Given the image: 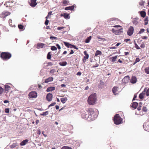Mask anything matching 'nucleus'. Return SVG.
Instances as JSON below:
<instances>
[{
	"label": "nucleus",
	"instance_id": "obj_1",
	"mask_svg": "<svg viewBox=\"0 0 149 149\" xmlns=\"http://www.w3.org/2000/svg\"><path fill=\"white\" fill-rule=\"evenodd\" d=\"M96 95L95 93L91 94L88 97V102L90 105L94 104L96 101Z\"/></svg>",
	"mask_w": 149,
	"mask_h": 149
},
{
	"label": "nucleus",
	"instance_id": "obj_2",
	"mask_svg": "<svg viewBox=\"0 0 149 149\" xmlns=\"http://www.w3.org/2000/svg\"><path fill=\"white\" fill-rule=\"evenodd\" d=\"M88 118H90L89 120H94L96 118V115L95 114L93 109L92 108H89L88 111Z\"/></svg>",
	"mask_w": 149,
	"mask_h": 149
},
{
	"label": "nucleus",
	"instance_id": "obj_3",
	"mask_svg": "<svg viewBox=\"0 0 149 149\" xmlns=\"http://www.w3.org/2000/svg\"><path fill=\"white\" fill-rule=\"evenodd\" d=\"M11 54L8 52H2L0 55L1 57L4 60L9 59L11 58Z\"/></svg>",
	"mask_w": 149,
	"mask_h": 149
},
{
	"label": "nucleus",
	"instance_id": "obj_4",
	"mask_svg": "<svg viewBox=\"0 0 149 149\" xmlns=\"http://www.w3.org/2000/svg\"><path fill=\"white\" fill-rule=\"evenodd\" d=\"M122 119L118 114H116L114 116L113 121L115 124L119 125L121 124L122 122Z\"/></svg>",
	"mask_w": 149,
	"mask_h": 149
},
{
	"label": "nucleus",
	"instance_id": "obj_5",
	"mask_svg": "<svg viewBox=\"0 0 149 149\" xmlns=\"http://www.w3.org/2000/svg\"><path fill=\"white\" fill-rule=\"evenodd\" d=\"M28 96L30 99L36 98L37 96V93L35 91H32L29 93Z\"/></svg>",
	"mask_w": 149,
	"mask_h": 149
},
{
	"label": "nucleus",
	"instance_id": "obj_6",
	"mask_svg": "<svg viewBox=\"0 0 149 149\" xmlns=\"http://www.w3.org/2000/svg\"><path fill=\"white\" fill-rule=\"evenodd\" d=\"M123 29L121 28L120 29L117 30H115V29L113 28L111 30L112 32L116 35H120L123 33V31L122 30Z\"/></svg>",
	"mask_w": 149,
	"mask_h": 149
},
{
	"label": "nucleus",
	"instance_id": "obj_7",
	"mask_svg": "<svg viewBox=\"0 0 149 149\" xmlns=\"http://www.w3.org/2000/svg\"><path fill=\"white\" fill-rule=\"evenodd\" d=\"M134 30V28L132 26H130L127 31V35L129 36H132Z\"/></svg>",
	"mask_w": 149,
	"mask_h": 149
},
{
	"label": "nucleus",
	"instance_id": "obj_8",
	"mask_svg": "<svg viewBox=\"0 0 149 149\" xmlns=\"http://www.w3.org/2000/svg\"><path fill=\"white\" fill-rule=\"evenodd\" d=\"M53 97L52 94L51 93H48L46 95V100L49 102L52 100Z\"/></svg>",
	"mask_w": 149,
	"mask_h": 149
},
{
	"label": "nucleus",
	"instance_id": "obj_9",
	"mask_svg": "<svg viewBox=\"0 0 149 149\" xmlns=\"http://www.w3.org/2000/svg\"><path fill=\"white\" fill-rule=\"evenodd\" d=\"M37 0H30V1H29L30 5L32 7H35L37 4L36 2Z\"/></svg>",
	"mask_w": 149,
	"mask_h": 149
},
{
	"label": "nucleus",
	"instance_id": "obj_10",
	"mask_svg": "<svg viewBox=\"0 0 149 149\" xmlns=\"http://www.w3.org/2000/svg\"><path fill=\"white\" fill-rule=\"evenodd\" d=\"M60 16L61 17H63L66 19H68L70 18L69 14L66 13L61 14Z\"/></svg>",
	"mask_w": 149,
	"mask_h": 149
},
{
	"label": "nucleus",
	"instance_id": "obj_11",
	"mask_svg": "<svg viewBox=\"0 0 149 149\" xmlns=\"http://www.w3.org/2000/svg\"><path fill=\"white\" fill-rule=\"evenodd\" d=\"M136 77L135 76H132L130 80V82L132 84H134L136 82Z\"/></svg>",
	"mask_w": 149,
	"mask_h": 149
},
{
	"label": "nucleus",
	"instance_id": "obj_12",
	"mask_svg": "<svg viewBox=\"0 0 149 149\" xmlns=\"http://www.w3.org/2000/svg\"><path fill=\"white\" fill-rule=\"evenodd\" d=\"M146 91V89L145 88L144 89V91L142 93H141L139 96V97L141 99H143L144 98V96L145 95V91Z\"/></svg>",
	"mask_w": 149,
	"mask_h": 149
},
{
	"label": "nucleus",
	"instance_id": "obj_13",
	"mask_svg": "<svg viewBox=\"0 0 149 149\" xmlns=\"http://www.w3.org/2000/svg\"><path fill=\"white\" fill-rule=\"evenodd\" d=\"M130 80V77L129 76H127L125 77L123 79L122 81L125 83H127Z\"/></svg>",
	"mask_w": 149,
	"mask_h": 149
},
{
	"label": "nucleus",
	"instance_id": "obj_14",
	"mask_svg": "<svg viewBox=\"0 0 149 149\" xmlns=\"http://www.w3.org/2000/svg\"><path fill=\"white\" fill-rule=\"evenodd\" d=\"M45 45V44L43 43H38L37 44L36 48L38 49H39L40 48H42L44 47Z\"/></svg>",
	"mask_w": 149,
	"mask_h": 149
},
{
	"label": "nucleus",
	"instance_id": "obj_15",
	"mask_svg": "<svg viewBox=\"0 0 149 149\" xmlns=\"http://www.w3.org/2000/svg\"><path fill=\"white\" fill-rule=\"evenodd\" d=\"M118 87L116 86H114L113 88L112 91L114 95H116L117 94L116 92L118 91Z\"/></svg>",
	"mask_w": 149,
	"mask_h": 149
},
{
	"label": "nucleus",
	"instance_id": "obj_16",
	"mask_svg": "<svg viewBox=\"0 0 149 149\" xmlns=\"http://www.w3.org/2000/svg\"><path fill=\"white\" fill-rule=\"evenodd\" d=\"M55 89V87L54 86H51L50 87H48L46 90V91L47 92H50L52 91Z\"/></svg>",
	"mask_w": 149,
	"mask_h": 149
},
{
	"label": "nucleus",
	"instance_id": "obj_17",
	"mask_svg": "<svg viewBox=\"0 0 149 149\" xmlns=\"http://www.w3.org/2000/svg\"><path fill=\"white\" fill-rule=\"evenodd\" d=\"M53 80V77H50L45 80V82L47 83L49 82L52 81Z\"/></svg>",
	"mask_w": 149,
	"mask_h": 149
},
{
	"label": "nucleus",
	"instance_id": "obj_18",
	"mask_svg": "<svg viewBox=\"0 0 149 149\" xmlns=\"http://www.w3.org/2000/svg\"><path fill=\"white\" fill-rule=\"evenodd\" d=\"M74 6L73 5L71 6L66 7L65 8V10H73L74 9Z\"/></svg>",
	"mask_w": 149,
	"mask_h": 149
},
{
	"label": "nucleus",
	"instance_id": "obj_19",
	"mask_svg": "<svg viewBox=\"0 0 149 149\" xmlns=\"http://www.w3.org/2000/svg\"><path fill=\"white\" fill-rule=\"evenodd\" d=\"M28 139H26L24 140L20 143V145L21 146H24L26 145L28 142Z\"/></svg>",
	"mask_w": 149,
	"mask_h": 149
},
{
	"label": "nucleus",
	"instance_id": "obj_20",
	"mask_svg": "<svg viewBox=\"0 0 149 149\" xmlns=\"http://www.w3.org/2000/svg\"><path fill=\"white\" fill-rule=\"evenodd\" d=\"M10 88V86L8 85H6L5 86V91L6 93H7L9 91V90Z\"/></svg>",
	"mask_w": 149,
	"mask_h": 149
},
{
	"label": "nucleus",
	"instance_id": "obj_21",
	"mask_svg": "<svg viewBox=\"0 0 149 149\" xmlns=\"http://www.w3.org/2000/svg\"><path fill=\"white\" fill-rule=\"evenodd\" d=\"M102 54V52L101 51L97 50L96 51L95 53V56H97L98 55H101Z\"/></svg>",
	"mask_w": 149,
	"mask_h": 149
},
{
	"label": "nucleus",
	"instance_id": "obj_22",
	"mask_svg": "<svg viewBox=\"0 0 149 149\" xmlns=\"http://www.w3.org/2000/svg\"><path fill=\"white\" fill-rule=\"evenodd\" d=\"M138 105V103L136 102H134L132 103V107L134 109H136Z\"/></svg>",
	"mask_w": 149,
	"mask_h": 149
},
{
	"label": "nucleus",
	"instance_id": "obj_23",
	"mask_svg": "<svg viewBox=\"0 0 149 149\" xmlns=\"http://www.w3.org/2000/svg\"><path fill=\"white\" fill-rule=\"evenodd\" d=\"M67 100V98L66 97H65L62 98L61 99V101L63 103H65L66 101Z\"/></svg>",
	"mask_w": 149,
	"mask_h": 149
},
{
	"label": "nucleus",
	"instance_id": "obj_24",
	"mask_svg": "<svg viewBox=\"0 0 149 149\" xmlns=\"http://www.w3.org/2000/svg\"><path fill=\"white\" fill-rule=\"evenodd\" d=\"M117 56H116L114 57H111L110 59H111V62L114 63L116 61V59L117 58Z\"/></svg>",
	"mask_w": 149,
	"mask_h": 149
},
{
	"label": "nucleus",
	"instance_id": "obj_25",
	"mask_svg": "<svg viewBox=\"0 0 149 149\" xmlns=\"http://www.w3.org/2000/svg\"><path fill=\"white\" fill-rule=\"evenodd\" d=\"M146 13L144 11H141L140 12V15L141 16L143 17H144L146 15Z\"/></svg>",
	"mask_w": 149,
	"mask_h": 149
},
{
	"label": "nucleus",
	"instance_id": "obj_26",
	"mask_svg": "<svg viewBox=\"0 0 149 149\" xmlns=\"http://www.w3.org/2000/svg\"><path fill=\"white\" fill-rule=\"evenodd\" d=\"M52 52H49L48 53L47 56V58L48 59H50L51 58V56H52V54H51Z\"/></svg>",
	"mask_w": 149,
	"mask_h": 149
},
{
	"label": "nucleus",
	"instance_id": "obj_27",
	"mask_svg": "<svg viewBox=\"0 0 149 149\" xmlns=\"http://www.w3.org/2000/svg\"><path fill=\"white\" fill-rule=\"evenodd\" d=\"M56 72V70L55 69H52L50 72V74H51L52 75H54V72Z\"/></svg>",
	"mask_w": 149,
	"mask_h": 149
},
{
	"label": "nucleus",
	"instance_id": "obj_28",
	"mask_svg": "<svg viewBox=\"0 0 149 149\" xmlns=\"http://www.w3.org/2000/svg\"><path fill=\"white\" fill-rule=\"evenodd\" d=\"M59 64L61 66H65L67 65V62L66 61H63L60 63Z\"/></svg>",
	"mask_w": 149,
	"mask_h": 149
},
{
	"label": "nucleus",
	"instance_id": "obj_29",
	"mask_svg": "<svg viewBox=\"0 0 149 149\" xmlns=\"http://www.w3.org/2000/svg\"><path fill=\"white\" fill-rule=\"evenodd\" d=\"M145 73L148 74H149V66L147 67L144 69Z\"/></svg>",
	"mask_w": 149,
	"mask_h": 149
},
{
	"label": "nucleus",
	"instance_id": "obj_30",
	"mask_svg": "<svg viewBox=\"0 0 149 149\" xmlns=\"http://www.w3.org/2000/svg\"><path fill=\"white\" fill-rule=\"evenodd\" d=\"M84 55H85V56H84V58H85L86 59H88L89 57V55L87 54L86 51H85L84 52Z\"/></svg>",
	"mask_w": 149,
	"mask_h": 149
},
{
	"label": "nucleus",
	"instance_id": "obj_31",
	"mask_svg": "<svg viewBox=\"0 0 149 149\" xmlns=\"http://www.w3.org/2000/svg\"><path fill=\"white\" fill-rule=\"evenodd\" d=\"M91 36H90L88 38L85 40V42L86 43H88L89 42L90 40H91Z\"/></svg>",
	"mask_w": 149,
	"mask_h": 149
},
{
	"label": "nucleus",
	"instance_id": "obj_32",
	"mask_svg": "<svg viewBox=\"0 0 149 149\" xmlns=\"http://www.w3.org/2000/svg\"><path fill=\"white\" fill-rule=\"evenodd\" d=\"M63 43H64L65 45L68 48L69 47H70V46L71 45V44H70L69 43L67 42H64Z\"/></svg>",
	"mask_w": 149,
	"mask_h": 149
},
{
	"label": "nucleus",
	"instance_id": "obj_33",
	"mask_svg": "<svg viewBox=\"0 0 149 149\" xmlns=\"http://www.w3.org/2000/svg\"><path fill=\"white\" fill-rule=\"evenodd\" d=\"M142 110L143 112L144 113H146L148 109H147V107H146L143 106V107Z\"/></svg>",
	"mask_w": 149,
	"mask_h": 149
},
{
	"label": "nucleus",
	"instance_id": "obj_34",
	"mask_svg": "<svg viewBox=\"0 0 149 149\" xmlns=\"http://www.w3.org/2000/svg\"><path fill=\"white\" fill-rule=\"evenodd\" d=\"M69 2V1H68L65 0L63 1V3L64 5L66 6L68 4V3Z\"/></svg>",
	"mask_w": 149,
	"mask_h": 149
},
{
	"label": "nucleus",
	"instance_id": "obj_35",
	"mask_svg": "<svg viewBox=\"0 0 149 149\" xmlns=\"http://www.w3.org/2000/svg\"><path fill=\"white\" fill-rule=\"evenodd\" d=\"M17 146V143H13L10 145V148H14L16 147Z\"/></svg>",
	"mask_w": 149,
	"mask_h": 149
},
{
	"label": "nucleus",
	"instance_id": "obj_36",
	"mask_svg": "<svg viewBox=\"0 0 149 149\" xmlns=\"http://www.w3.org/2000/svg\"><path fill=\"white\" fill-rule=\"evenodd\" d=\"M145 3V1L143 0H141L139 2V4L141 6H143L144 4Z\"/></svg>",
	"mask_w": 149,
	"mask_h": 149
},
{
	"label": "nucleus",
	"instance_id": "obj_37",
	"mask_svg": "<svg viewBox=\"0 0 149 149\" xmlns=\"http://www.w3.org/2000/svg\"><path fill=\"white\" fill-rule=\"evenodd\" d=\"M42 116H46L48 114V111H46L45 112H43L42 114H40Z\"/></svg>",
	"mask_w": 149,
	"mask_h": 149
},
{
	"label": "nucleus",
	"instance_id": "obj_38",
	"mask_svg": "<svg viewBox=\"0 0 149 149\" xmlns=\"http://www.w3.org/2000/svg\"><path fill=\"white\" fill-rule=\"evenodd\" d=\"M145 22L144 23V24L145 25H147L148 24V17H146L144 21Z\"/></svg>",
	"mask_w": 149,
	"mask_h": 149
},
{
	"label": "nucleus",
	"instance_id": "obj_39",
	"mask_svg": "<svg viewBox=\"0 0 149 149\" xmlns=\"http://www.w3.org/2000/svg\"><path fill=\"white\" fill-rule=\"evenodd\" d=\"M51 49L52 51H54L57 50V48L55 46H53L51 47Z\"/></svg>",
	"mask_w": 149,
	"mask_h": 149
},
{
	"label": "nucleus",
	"instance_id": "obj_40",
	"mask_svg": "<svg viewBox=\"0 0 149 149\" xmlns=\"http://www.w3.org/2000/svg\"><path fill=\"white\" fill-rule=\"evenodd\" d=\"M9 24L10 25V26L11 27H13V25L12 24V19H10L9 20Z\"/></svg>",
	"mask_w": 149,
	"mask_h": 149
},
{
	"label": "nucleus",
	"instance_id": "obj_41",
	"mask_svg": "<svg viewBox=\"0 0 149 149\" xmlns=\"http://www.w3.org/2000/svg\"><path fill=\"white\" fill-rule=\"evenodd\" d=\"M0 17L1 18H4L6 17L5 15L3 12L2 13L0 14Z\"/></svg>",
	"mask_w": 149,
	"mask_h": 149
},
{
	"label": "nucleus",
	"instance_id": "obj_42",
	"mask_svg": "<svg viewBox=\"0 0 149 149\" xmlns=\"http://www.w3.org/2000/svg\"><path fill=\"white\" fill-rule=\"evenodd\" d=\"M61 149H72L70 147L64 146L62 147Z\"/></svg>",
	"mask_w": 149,
	"mask_h": 149
},
{
	"label": "nucleus",
	"instance_id": "obj_43",
	"mask_svg": "<svg viewBox=\"0 0 149 149\" xmlns=\"http://www.w3.org/2000/svg\"><path fill=\"white\" fill-rule=\"evenodd\" d=\"M5 14V15L6 17H7V16L10 15V13L8 12H3Z\"/></svg>",
	"mask_w": 149,
	"mask_h": 149
},
{
	"label": "nucleus",
	"instance_id": "obj_44",
	"mask_svg": "<svg viewBox=\"0 0 149 149\" xmlns=\"http://www.w3.org/2000/svg\"><path fill=\"white\" fill-rule=\"evenodd\" d=\"M132 23L133 24L136 25L138 23V21L136 20L135 19H134V20L132 21Z\"/></svg>",
	"mask_w": 149,
	"mask_h": 149
},
{
	"label": "nucleus",
	"instance_id": "obj_45",
	"mask_svg": "<svg viewBox=\"0 0 149 149\" xmlns=\"http://www.w3.org/2000/svg\"><path fill=\"white\" fill-rule=\"evenodd\" d=\"M58 38L54 36H51L50 37V39L52 40H57Z\"/></svg>",
	"mask_w": 149,
	"mask_h": 149
},
{
	"label": "nucleus",
	"instance_id": "obj_46",
	"mask_svg": "<svg viewBox=\"0 0 149 149\" xmlns=\"http://www.w3.org/2000/svg\"><path fill=\"white\" fill-rule=\"evenodd\" d=\"M146 91H145V92H146L145 93L146 95L147 96H148L149 95V88L146 90Z\"/></svg>",
	"mask_w": 149,
	"mask_h": 149
},
{
	"label": "nucleus",
	"instance_id": "obj_47",
	"mask_svg": "<svg viewBox=\"0 0 149 149\" xmlns=\"http://www.w3.org/2000/svg\"><path fill=\"white\" fill-rule=\"evenodd\" d=\"M97 38L98 39H100V40H102L103 41L106 40V39L105 38H101L100 37V36H97Z\"/></svg>",
	"mask_w": 149,
	"mask_h": 149
},
{
	"label": "nucleus",
	"instance_id": "obj_48",
	"mask_svg": "<svg viewBox=\"0 0 149 149\" xmlns=\"http://www.w3.org/2000/svg\"><path fill=\"white\" fill-rule=\"evenodd\" d=\"M18 26L19 28L20 29H23L24 28V26L21 24L19 25Z\"/></svg>",
	"mask_w": 149,
	"mask_h": 149
},
{
	"label": "nucleus",
	"instance_id": "obj_49",
	"mask_svg": "<svg viewBox=\"0 0 149 149\" xmlns=\"http://www.w3.org/2000/svg\"><path fill=\"white\" fill-rule=\"evenodd\" d=\"M88 116L89 115H88V114H85L84 117L86 119H88V120H89L90 119V118H88Z\"/></svg>",
	"mask_w": 149,
	"mask_h": 149
},
{
	"label": "nucleus",
	"instance_id": "obj_50",
	"mask_svg": "<svg viewBox=\"0 0 149 149\" xmlns=\"http://www.w3.org/2000/svg\"><path fill=\"white\" fill-rule=\"evenodd\" d=\"M5 112L6 113H9V108H6L5 109Z\"/></svg>",
	"mask_w": 149,
	"mask_h": 149
},
{
	"label": "nucleus",
	"instance_id": "obj_51",
	"mask_svg": "<svg viewBox=\"0 0 149 149\" xmlns=\"http://www.w3.org/2000/svg\"><path fill=\"white\" fill-rule=\"evenodd\" d=\"M135 48L137 49H140V47L138 46L137 44L136 43H135Z\"/></svg>",
	"mask_w": 149,
	"mask_h": 149
},
{
	"label": "nucleus",
	"instance_id": "obj_52",
	"mask_svg": "<svg viewBox=\"0 0 149 149\" xmlns=\"http://www.w3.org/2000/svg\"><path fill=\"white\" fill-rule=\"evenodd\" d=\"M3 91L4 89L0 86V94H1Z\"/></svg>",
	"mask_w": 149,
	"mask_h": 149
},
{
	"label": "nucleus",
	"instance_id": "obj_53",
	"mask_svg": "<svg viewBox=\"0 0 149 149\" xmlns=\"http://www.w3.org/2000/svg\"><path fill=\"white\" fill-rule=\"evenodd\" d=\"M140 47L142 48H144L145 47V44L144 43H143V42H142L141 45V46Z\"/></svg>",
	"mask_w": 149,
	"mask_h": 149
},
{
	"label": "nucleus",
	"instance_id": "obj_54",
	"mask_svg": "<svg viewBox=\"0 0 149 149\" xmlns=\"http://www.w3.org/2000/svg\"><path fill=\"white\" fill-rule=\"evenodd\" d=\"M145 30L143 29H141V30H140V31H139V34H141L142 33H143V32H144V31Z\"/></svg>",
	"mask_w": 149,
	"mask_h": 149
},
{
	"label": "nucleus",
	"instance_id": "obj_55",
	"mask_svg": "<svg viewBox=\"0 0 149 149\" xmlns=\"http://www.w3.org/2000/svg\"><path fill=\"white\" fill-rule=\"evenodd\" d=\"M49 22V21L47 19H46L45 22V24L46 25H47Z\"/></svg>",
	"mask_w": 149,
	"mask_h": 149
},
{
	"label": "nucleus",
	"instance_id": "obj_56",
	"mask_svg": "<svg viewBox=\"0 0 149 149\" xmlns=\"http://www.w3.org/2000/svg\"><path fill=\"white\" fill-rule=\"evenodd\" d=\"M140 61V59L138 58H136L135 61V63L139 62Z\"/></svg>",
	"mask_w": 149,
	"mask_h": 149
},
{
	"label": "nucleus",
	"instance_id": "obj_57",
	"mask_svg": "<svg viewBox=\"0 0 149 149\" xmlns=\"http://www.w3.org/2000/svg\"><path fill=\"white\" fill-rule=\"evenodd\" d=\"M37 134L39 135L40 134L41 132L40 130L39 129L37 130Z\"/></svg>",
	"mask_w": 149,
	"mask_h": 149
},
{
	"label": "nucleus",
	"instance_id": "obj_58",
	"mask_svg": "<svg viewBox=\"0 0 149 149\" xmlns=\"http://www.w3.org/2000/svg\"><path fill=\"white\" fill-rule=\"evenodd\" d=\"M65 28V27H63V26H62V27H58L57 28V29L58 30H61V29H64V28Z\"/></svg>",
	"mask_w": 149,
	"mask_h": 149
},
{
	"label": "nucleus",
	"instance_id": "obj_59",
	"mask_svg": "<svg viewBox=\"0 0 149 149\" xmlns=\"http://www.w3.org/2000/svg\"><path fill=\"white\" fill-rule=\"evenodd\" d=\"M9 3L10 2H6L5 3V5H6V7H8L9 6V5H10Z\"/></svg>",
	"mask_w": 149,
	"mask_h": 149
},
{
	"label": "nucleus",
	"instance_id": "obj_60",
	"mask_svg": "<svg viewBox=\"0 0 149 149\" xmlns=\"http://www.w3.org/2000/svg\"><path fill=\"white\" fill-rule=\"evenodd\" d=\"M47 64L49 66H52L53 65L52 63L51 62H48L47 63Z\"/></svg>",
	"mask_w": 149,
	"mask_h": 149
},
{
	"label": "nucleus",
	"instance_id": "obj_61",
	"mask_svg": "<svg viewBox=\"0 0 149 149\" xmlns=\"http://www.w3.org/2000/svg\"><path fill=\"white\" fill-rule=\"evenodd\" d=\"M56 104V103L55 102L52 103L49 105V107L54 106Z\"/></svg>",
	"mask_w": 149,
	"mask_h": 149
},
{
	"label": "nucleus",
	"instance_id": "obj_62",
	"mask_svg": "<svg viewBox=\"0 0 149 149\" xmlns=\"http://www.w3.org/2000/svg\"><path fill=\"white\" fill-rule=\"evenodd\" d=\"M99 64H96L94 66L92 67V68H96V67H97L98 66H99Z\"/></svg>",
	"mask_w": 149,
	"mask_h": 149
},
{
	"label": "nucleus",
	"instance_id": "obj_63",
	"mask_svg": "<svg viewBox=\"0 0 149 149\" xmlns=\"http://www.w3.org/2000/svg\"><path fill=\"white\" fill-rule=\"evenodd\" d=\"M56 45L58 49H61V47L59 45V44H56Z\"/></svg>",
	"mask_w": 149,
	"mask_h": 149
},
{
	"label": "nucleus",
	"instance_id": "obj_64",
	"mask_svg": "<svg viewBox=\"0 0 149 149\" xmlns=\"http://www.w3.org/2000/svg\"><path fill=\"white\" fill-rule=\"evenodd\" d=\"M130 39H126L124 40V41L126 42H127L129 41H130Z\"/></svg>",
	"mask_w": 149,
	"mask_h": 149
}]
</instances>
